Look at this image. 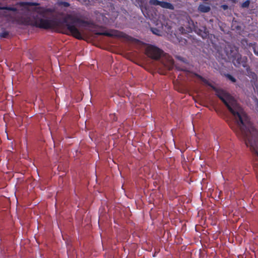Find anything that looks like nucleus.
<instances>
[{"label": "nucleus", "mask_w": 258, "mask_h": 258, "mask_svg": "<svg viewBox=\"0 0 258 258\" xmlns=\"http://www.w3.org/2000/svg\"><path fill=\"white\" fill-rule=\"evenodd\" d=\"M195 76L215 92L216 95L223 102L234 116L236 126L232 127V130L238 136L241 137L244 140L247 147H249L251 150H254L252 139L250 136L249 127L251 124L249 118L234 98L223 90L215 87L201 75L195 73Z\"/></svg>", "instance_id": "nucleus-2"}, {"label": "nucleus", "mask_w": 258, "mask_h": 258, "mask_svg": "<svg viewBox=\"0 0 258 258\" xmlns=\"http://www.w3.org/2000/svg\"><path fill=\"white\" fill-rule=\"evenodd\" d=\"M0 10H8V11H12V12H16L17 10V8H16L15 7H9V6L1 7Z\"/></svg>", "instance_id": "nucleus-10"}, {"label": "nucleus", "mask_w": 258, "mask_h": 258, "mask_svg": "<svg viewBox=\"0 0 258 258\" xmlns=\"http://www.w3.org/2000/svg\"><path fill=\"white\" fill-rule=\"evenodd\" d=\"M237 59H236V62L237 63L238 65H240L242 62L241 61V56L238 54L236 56Z\"/></svg>", "instance_id": "nucleus-17"}, {"label": "nucleus", "mask_w": 258, "mask_h": 258, "mask_svg": "<svg viewBox=\"0 0 258 258\" xmlns=\"http://www.w3.org/2000/svg\"><path fill=\"white\" fill-rule=\"evenodd\" d=\"M233 63H235V62H233ZM234 65H235V66H236V67H238V66H239V65L236 66V64H234Z\"/></svg>", "instance_id": "nucleus-24"}, {"label": "nucleus", "mask_w": 258, "mask_h": 258, "mask_svg": "<svg viewBox=\"0 0 258 258\" xmlns=\"http://www.w3.org/2000/svg\"><path fill=\"white\" fill-rule=\"evenodd\" d=\"M177 69L178 70H181V71H184V72H187V69L185 67H182V68L177 67Z\"/></svg>", "instance_id": "nucleus-20"}, {"label": "nucleus", "mask_w": 258, "mask_h": 258, "mask_svg": "<svg viewBox=\"0 0 258 258\" xmlns=\"http://www.w3.org/2000/svg\"><path fill=\"white\" fill-rule=\"evenodd\" d=\"M32 25L36 27L45 29L52 28L54 26L52 21L43 19L35 20Z\"/></svg>", "instance_id": "nucleus-5"}, {"label": "nucleus", "mask_w": 258, "mask_h": 258, "mask_svg": "<svg viewBox=\"0 0 258 258\" xmlns=\"http://www.w3.org/2000/svg\"><path fill=\"white\" fill-rule=\"evenodd\" d=\"M151 29L153 34L157 35L158 36L161 35V32L160 30L156 28H152Z\"/></svg>", "instance_id": "nucleus-13"}, {"label": "nucleus", "mask_w": 258, "mask_h": 258, "mask_svg": "<svg viewBox=\"0 0 258 258\" xmlns=\"http://www.w3.org/2000/svg\"><path fill=\"white\" fill-rule=\"evenodd\" d=\"M9 35V32L7 31H4L1 33L0 36L3 38H7Z\"/></svg>", "instance_id": "nucleus-18"}, {"label": "nucleus", "mask_w": 258, "mask_h": 258, "mask_svg": "<svg viewBox=\"0 0 258 258\" xmlns=\"http://www.w3.org/2000/svg\"><path fill=\"white\" fill-rule=\"evenodd\" d=\"M160 6L163 8L173 10L174 9V6L168 2L160 1Z\"/></svg>", "instance_id": "nucleus-6"}, {"label": "nucleus", "mask_w": 258, "mask_h": 258, "mask_svg": "<svg viewBox=\"0 0 258 258\" xmlns=\"http://www.w3.org/2000/svg\"><path fill=\"white\" fill-rule=\"evenodd\" d=\"M116 32H115L113 33H110V32H98V33H97L96 34L98 35H104V36H114V35H116Z\"/></svg>", "instance_id": "nucleus-11"}, {"label": "nucleus", "mask_w": 258, "mask_h": 258, "mask_svg": "<svg viewBox=\"0 0 258 258\" xmlns=\"http://www.w3.org/2000/svg\"><path fill=\"white\" fill-rule=\"evenodd\" d=\"M62 23L66 27L67 31L73 37L80 40L82 39L83 38L81 32L77 28L78 25L83 26H87L89 25L88 21L74 17L71 15H68L64 18Z\"/></svg>", "instance_id": "nucleus-3"}, {"label": "nucleus", "mask_w": 258, "mask_h": 258, "mask_svg": "<svg viewBox=\"0 0 258 258\" xmlns=\"http://www.w3.org/2000/svg\"><path fill=\"white\" fill-rule=\"evenodd\" d=\"M250 0H246L241 5V7L242 8H247L250 5Z\"/></svg>", "instance_id": "nucleus-14"}, {"label": "nucleus", "mask_w": 258, "mask_h": 258, "mask_svg": "<svg viewBox=\"0 0 258 258\" xmlns=\"http://www.w3.org/2000/svg\"><path fill=\"white\" fill-rule=\"evenodd\" d=\"M253 52H254V53L256 55L258 56V51H257V50L255 49V48H254V49H253Z\"/></svg>", "instance_id": "nucleus-22"}, {"label": "nucleus", "mask_w": 258, "mask_h": 258, "mask_svg": "<svg viewBox=\"0 0 258 258\" xmlns=\"http://www.w3.org/2000/svg\"><path fill=\"white\" fill-rule=\"evenodd\" d=\"M246 72L249 77L252 78L253 79H256L257 76L254 72L251 71L249 68L246 69Z\"/></svg>", "instance_id": "nucleus-9"}, {"label": "nucleus", "mask_w": 258, "mask_h": 258, "mask_svg": "<svg viewBox=\"0 0 258 258\" xmlns=\"http://www.w3.org/2000/svg\"><path fill=\"white\" fill-rule=\"evenodd\" d=\"M149 3L150 5L154 6H160V1L158 0H150Z\"/></svg>", "instance_id": "nucleus-16"}, {"label": "nucleus", "mask_w": 258, "mask_h": 258, "mask_svg": "<svg viewBox=\"0 0 258 258\" xmlns=\"http://www.w3.org/2000/svg\"><path fill=\"white\" fill-rule=\"evenodd\" d=\"M203 30H200L201 33L199 34L200 35H201L202 38H206L208 35V31L207 30V28L205 27H203Z\"/></svg>", "instance_id": "nucleus-8"}, {"label": "nucleus", "mask_w": 258, "mask_h": 258, "mask_svg": "<svg viewBox=\"0 0 258 258\" xmlns=\"http://www.w3.org/2000/svg\"><path fill=\"white\" fill-rule=\"evenodd\" d=\"M145 52L148 57L156 60L159 59L164 53L162 49L152 45H150L146 48Z\"/></svg>", "instance_id": "nucleus-4"}, {"label": "nucleus", "mask_w": 258, "mask_h": 258, "mask_svg": "<svg viewBox=\"0 0 258 258\" xmlns=\"http://www.w3.org/2000/svg\"><path fill=\"white\" fill-rule=\"evenodd\" d=\"M57 5L59 7H63L65 8L69 7L70 6V4L68 2L59 1L57 3Z\"/></svg>", "instance_id": "nucleus-12"}, {"label": "nucleus", "mask_w": 258, "mask_h": 258, "mask_svg": "<svg viewBox=\"0 0 258 258\" xmlns=\"http://www.w3.org/2000/svg\"><path fill=\"white\" fill-rule=\"evenodd\" d=\"M179 31L181 32V33H186V32L185 31L184 28L183 27H180L179 29Z\"/></svg>", "instance_id": "nucleus-19"}, {"label": "nucleus", "mask_w": 258, "mask_h": 258, "mask_svg": "<svg viewBox=\"0 0 258 258\" xmlns=\"http://www.w3.org/2000/svg\"><path fill=\"white\" fill-rule=\"evenodd\" d=\"M221 8H222L224 10H226L228 8V6L227 5H222L221 6Z\"/></svg>", "instance_id": "nucleus-21"}, {"label": "nucleus", "mask_w": 258, "mask_h": 258, "mask_svg": "<svg viewBox=\"0 0 258 258\" xmlns=\"http://www.w3.org/2000/svg\"><path fill=\"white\" fill-rule=\"evenodd\" d=\"M195 76L215 92L216 95L223 102L234 116L236 126L232 127V130L238 136L241 137L244 140L247 147H249L251 150H254L252 139L250 136L249 127L251 124L249 118L234 98L223 90L215 87L201 75L195 73Z\"/></svg>", "instance_id": "nucleus-1"}, {"label": "nucleus", "mask_w": 258, "mask_h": 258, "mask_svg": "<svg viewBox=\"0 0 258 258\" xmlns=\"http://www.w3.org/2000/svg\"><path fill=\"white\" fill-rule=\"evenodd\" d=\"M198 10L202 13H208L210 11L211 8L208 5L201 4L199 6Z\"/></svg>", "instance_id": "nucleus-7"}, {"label": "nucleus", "mask_w": 258, "mask_h": 258, "mask_svg": "<svg viewBox=\"0 0 258 258\" xmlns=\"http://www.w3.org/2000/svg\"><path fill=\"white\" fill-rule=\"evenodd\" d=\"M225 76L228 79L230 80L232 82H233V83L236 82V79L234 77H233L232 75H231L230 74H227L226 75H225Z\"/></svg>", "instance_id": "nucleus-15"}, {"label": "nucleus", "mask_w": 258, "mask_h": 258, "mask_svg": "<svg viewBox=\"0 0 258 258\" xmlns=\"http://www.w3.org/2000/svg\"><path fill=\"white\" fill-rule=\"evenodd\" d=\"M245 61H244V63H243L242 65L243 67H245Z\"/></svg>", "instance_id": "nucleus-23"}]
</instances>
